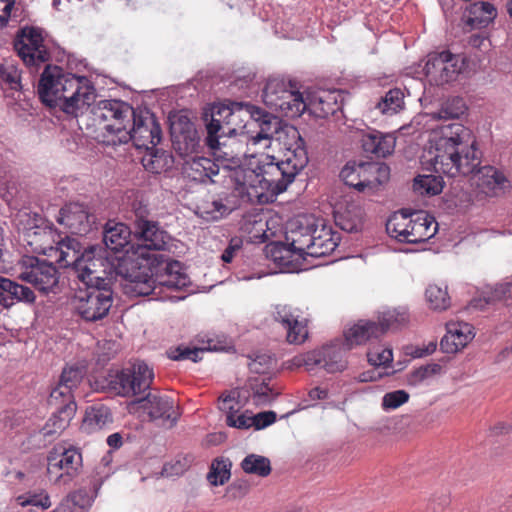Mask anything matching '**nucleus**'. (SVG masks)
Returning a JSON list of instances; mask_svg holds the SVG:
<instances>
[{
  "mask_svg": "<svg viewBox=\"0 0 512 512\" xmlns=\"http://www.w3.org/2000/svg\"><path fill=\"white\" fill-rule=\"evenodd\" d=\"M18 501L21 506L32 505L40 507L43 510L51 506L50 497L44 490L39 493L29 492L26 495L19 496Z\"/></svg>",
  "mask_w": 512,
  "mask_h": 512,
  "instance_id": "56",
  "label": "nucleus"
},
{
  "mask_svg": "<svg viewBox=\"0 0 512 512\" xmlns=\"http://www.w3.org/2000/svg\"><path fill=\"white\" fill-rule=\"evenodd\" d=\"M276 420L277 418H226V424L238 429L254 427L255 430H261L272 425Z\"/></svg>",
  "mask_w": 512,
  "mask_h": 512,
  "instance_id": "52",
  "label": "nucleus"
},
{
  "mask_svg": "<svg viewBox=\"0 0 512 512\" xmlns=\"http://www.w3.org/2000/svg\"><path fill=\"white\" fill-rule=\"evenodd\" d=\"M90 489L80 488L69 495V500L74 506L85 509L92 505L96 498L99 489L101 488L102 481L93 477L89 481Z\"/></svg>",
  "mask_w": 512,
  "mask_h": 512,
  "instance_id": "47",
  "label": "nucleus"
},
{
  "mask_svg": "<svg viewBox=\"0 0 512 512\" xmlns=\"http://www.w3.org/2000/svg\"><path fill=\"white\" fill-rule=\"evenodd\" d=\"M390 168L386 164L365 161H348L340 172L344 183L363 192L374 189L386 182Z\"/></svg>",
  "mask_w": 512,
  "mask_h": 512,
  "instance_id": "15",
  "label": "nucleus"
},
{
  "mask_svg": "<svg viewBox=\"0 0 512 512\" xmlns=\"http://www.w3.org/2000/svg\"><path fill=\"white\" fill-rule=\"evenodd\" d=\"M0 80L11 90L19 91L22 88L20 71L12 61L6 60L0 64Z\"/></svg>",
  "mask_w": 512,
  "mask_h": 512,
  "instance_id": "51",
  "label": "nucleus"
},
{
  "mask_svg": "<svg viewBox=\"0 0 512 512\" xmlns=\"http://www.w3.org/2000/svg\"><path fill=\"white\" fill-rule=\"evenodd\" d=\"M375 431L384 437H402L409 433H417L419 429L411 418H381Z\"/></svg>",
  "mask_w": 512,
  "mask_h": 512,
  "instance_id": "39",
  "label": "nucleus"
},
{
  "mask_svg": "<svg viewBox=\"0 0 512 512\" xmlns=\"http://www.w3.org/2000/svg\"><path fill=\"white\" fill-rule=\"evenodd\" d=\"M263 100L270 108L290 118L300 117L307 109L303 95L289 82L270 79L263 90Z\"/></svg>",
  "mask_w": 512,
  "mask_h": 512,
  "instance_id": "13",
  "label": "nucleus"
},
{
  "mask_svg": "<svg viewBox=\"0 0 512 512\" xmlns=\"http://www.w3.org/2000/svg\"><path fill=\"white\" fill-rule=\"evenodd\" d=\"M220 164L215 159L196 157L183 165L184 175L194 182L216 183L215 177L220 173Z\"/></svg>",
  "mask_w": 512,
  "mask_h": 512,
  "instance_id": "31",
  "label": "nucleus"
},
{
  "mask_svg": "<svg viewBox=\"0 0 512 512\" xmlns=\"http://www.w3.org/2000/svg\"><path fill=\"white\" fill-rule=\"evenodd\" d=\"M273 318L286 330L290 344H302L308 337L307 321L301 320L297 310L289 305H276Z\"/></svg>",
  "mask_w": 512,
  "mask_h": 512,
  "instance_id": "23",
  "label": "nucleus"
},
{
  "mask_svg": "<svg viewBox=\"0 0 512 512\" xmlns=\"http://www.w3.org/2000/svg\"><path fill=\"white\" fill-rule=\"evenodd\" d=\"M14 49L24 64L38 70L42 64L50 61L51 53L44 43L41 29L33 26L21 28L14 40Z\"/></svg>",
  "mask_w": 512,
  "mask_h": 512,
  "instance_id": "17",
  "label": "nucleus"
},
{
  "mask_svg": "<svg viewBox=\"0 0 512 512\" xmlns=\"http://www.w3.org/2000/svg\"><path fill=\"white\" fill-rule=\"evenodd\" d=\"M145 151L142 157V165L145 170L160 174L172 167L173 157L167 151L158 149L156 146L145 149Z\"/></svg>",
  "mask_w": 512,
  "mask_h": 512,
  "instance_id": "40",
  "label": "nucleus"
},
{
  "mask_svg": "<svg viewBox=\"0 0 512 512\" xmlns=\"http://www.w3.org/2000/svg\"><path fill=\"white\" fill-rule=\"evenodd\" d=\"M464 58L448 50L428 55L424 70L429 80L436 85L455 81L464 68Z\"/></svg>",
  "mask_w": 512,
  "mask_h": 512,
  "instance_id": "20",
  "label": "nucleus"
},
{
  "mask_svg": "<svg viewBox=\"0 0 512 512\" xmlns=\"http://www.w3.org/2000/svg\"><path fill=\"white\" fill-rule=\"evenodd\" d=\"M294 364L305 366L307 371L312 370L314 366H318L329 373L342 371L346 367V362L342 360L340 353L333 351L332 348H326L322 352L313 351L296 357L294 358Z\"/></svg>",
  "mask_w": 512,
  "mask_h": 512,
  "instance_id": "27",
  "label": "nucleus"
},
{
  "mask_svg": "<svg viewBox=\"0 0 512 512\" xmlns=\"http://www.w3.org/2000/svg\"><path fill=\"white\" fill-rule=\"evenodd\" d=\"M334 218L336 225L346 232H358L362 229L363 210L356 204L348 205L343 211H336Z\"/></svg>",
  "mask_w": 512,
  "mask_h": 512,
  "instance_id": "41",
  "label": "nucleus"
},
{
  "mask_svg": "<svg viewBox=\"0 0 512 512\" xmlns=\"http://www.w3.org/2000/svg\"><path fill=\"white\" fill-rule=\"evenodd\" d=\"M447 333L441 340V347L447 353L464 348L474 337V328L465 322H451L446 325Z\"/></svg>",
  "mask_w": 512,
  "mask_h": 512,
  "instance_id": "33",
  "label": "nucleus"
},
{
  "mask_svg": "<svg viewBox=\"0 0 512 512\" xmlns=\"http://www.w3.org/2000/svg\"><path fill=\"white\" fill-rule=\"evenodd\" d=\"M192 127V123L185 119V121H182V119H179V123L172 122L171 123V133L175 141L179 142L180 138L183 137L184 140L187 139V137L184 135L185 132H189Z\"/></svg>",
  "mask_w": 512,
  "mask_h": 512,
  "instance_id": "63",
  "label": "nucleus"
},
{
  "mask_svg": "<svg viewBox=\"0 0 512 512\" xmlns=\"http://www.w3.org/2000/svg\"><path fill=\"white\" fill-rule=\"evenodd\" d=\"M409 399V394L404 390H396L386 393L383 397L382 406L384 409H396Z\"/></svg>",
  "mask_w": 512,
  "mask_h": 512,
  "instance_id": "59",
  "label": "nucleus"
},
{
  "mask_svg": "<svg viewBox=\"0 0 512 512\" xmlns=\"http://www.w3.org/2000/svg\"><path fill=\"white\" fill-rule=\"evenodd\" d=\"M356 138L364 153L376 158H385L395 149L396 139L392 134H384L372 128L357 132Z\"/></svg>",
  "mask_w": 512,
  "mask_h": 512,
  "instance_id": "25",
  "label": "nucleus"
},
{
  "mask_svg": "<svg viewBox=\"0 0 512 512\" xmlns=\"http://www.w3.org/2000/svg\"><path fill=\"white\" fill-rule=\"evenodd\" d=\"M412 212L406 210L395 213L386 223L387 233L399 242L408 243L406 239V230H411Z\"/></svg>",
  "mask_w": 512,
  "mask_h": 512,
  "instance_id": "42",
  "label": "nucleus"
},
{
  "mask_svg": "<svg viewBox=\"0 0 512 512\" xmlns=\"http://www.w3.org/2000/svg\"><path fill=\"white\" fill-rule=\"evenodd\" d=\"M95 121L103 123V129L108 139L118 138V129L131 122L134 109L127 103L120 100H101L92 108Z\"/></svg>",
  "mask_w": 512,
  "mask_h": 512,
  "instance_id": "19",
  "label": "nucleus"
},
{
  "mask_svg": "<svg viewBox=\"0 0 512 512\" xmlns=\"http://www.w3.org/2000/svg\"><path fill=\"white\" fill-rule=\"evenodd\" d=\"M241 468L247 474L267 477L271 473V463L267 457L249 454L241 462Z\"/></svg>",
  "mask_w": 512,
  "mask_h": 512,
  "instance_id": "48",
  "label": "nucleus"
},
{
  "mask_svg": "<svg viewBox=\"0 0 512 512\" xmlns=\"http://www.w3.org/2000/svg\"><path fill=\"white\" fill-rule=\"evenodd\" d=\"M307 108L318 118H327L342 108V97L338 91L322 90L316 93L307 104Z\"/></svg>",
  "mask_w": 512,
  "mask_h": 512,
  "instance_id": "37",
  "label": "nucleus"
},
{
  "mask_svg": "<svg viewBox=\"0 0 512 512\" xmlns=\"http://www.w3.org/2000/svg\"><path fill=\"white\" fill-rule=\"evenodd\" d=\"M69 425L66 418H50L46 425L42 428L41 433L44 438L53 437L55 434L60 433Z\"/></svg>",
  "mask_w": 512,
  "mask_h": 512,
  "instance_id": "61",
  "label": "nucleus"
},
{
  "mask_svg": "<svg viewBox=\"0 0 512 512\" xmlns=\"http://www.w3.org/2000/svg\"><path fill=\"white\" fill-rule=\"evenodd\" d=\"M179 268V263H169L166 266V271L168 274V279L163 282L168 287L172 288H181L186 286L187 284V276L184 273H180L176 270Z\"/></svg>",
  "mask_w": 512,
  "mask_h": 512,
  "instance_id": "57",
  "label": "nucleus"
},
{
  "mask_svg": "<svg viewBox=\"0 0 512 512\" xmlns=\"http://www.w3.org/2000/svg\"><path fill=\"white\" fill-rule=\"evenodd\" d=\"M128 412L130 414H147V416H179L183 413L179 406H175L173 398L151 392L143 398L130 402Z\"/></svg>",
  "mask_w": 512,
  "mask_h": 512,
  "instance_id": "22",
  "label": "nucleus"
},
{
  "mask_svg": "<svg viewBox=\"0 0 512 512\" xmlns=\"http://www.w3.org/2000/svg\"><path fill=\"white\" fill-rule=\"evenodd\" d=\"M19 278L43 294L56 293L59 284L57 268L52 263L35 257L23 260V270Z\"/></svg>",
  "mask_w": 512,
  "mask_h": 512,
  "instance_id": "21",
  "label": "nucleus"
},
{
  "mask_svg": "<svg viewBox=\"0 0 512 512\" xmlns=\"http://www.w3.org/2000/svg\"><path fill=\"white\" fill-rule=\"evenodd\" d=\"M101 251V248L92 246L80 254L79 243L75 240L73 258H67L61 267L73 266L77 278L85 287L111 286L107 278L109 265L106 257L100 255Z\"/></svg>",
  "mask_w": 512,
  "mask_h": 512,
  "instance_id": "10",
  "label": "nucleus"
},
{
  "mask_svg": "<svg viewBox=\"0 0 512 512\" xmlns=\"http://www.w3.org/2000/svg\"><path fill=\"white\" fill-rule=\"evenodd\" d=\"M429 307L435 311H443L450 307L451 298L447 291V286L441 287L437 284L428 286L425 292Z\"/></svg>",
  "mask_w": 512,
  "mask_h": 512,
  "instance_id": "49",
  "label": "nucleus"
},
{
  "mask_svg": "<svg viewBox=\"0 0 512 512\" xmlns=\"http://www.w3.org/2000/svg\"><path fill=\"white\" fill-rule=\"evenodd\" d=\"M254 395H253V402L258 403H264L270 400L269 395H278V392H274L273 387L269 385L268 382H266V378L262 379V382L258 385L256 384L254 387Z\"/></svg>",
  "mask_w": 512,
  "mask_h": 512,
  "instance_id": "60",
  "label": "nucleus"
},
{
  "mask_svg": "<svg viewBox=\"0 0 512 512\" xmlns=\"http://www.w3.org/2000/svg\"><path fill=\"white\" fill-rule=\"evenodd\" d=\"M404 92L400 88L390 89L376 103L375 108L383 115H393L404 108Z\"/></svg>",
  "mask_w": 512,
  "mask_h": 512,
  "instance_id": "44",
  "label": "nucleus"
},
{
  "mask_svg": "<svg viewBox=\"0 0 512 512\" xmlns=\"http://www.w3.org/2000/svg\"><path fill=\"white\" fill-rule=\"evenodd\" d=\"M73 309L86 322H96L105 318L113 304L111 286H91L80 288L74 296Z\"/></svg>",
  "mask_w": 512,
  "mask_h": 512,
  "instance_id": "14",
  "label": "nucleus"
},
{
  "mask_svg": "<svg viewBox=\"0 0 512 512\" xmlns=\"http://www.w3.org/2000/svg\"><path fill=\"white\" fill-rule=\"evenodd\" d=\"M83 371L71 366L62 370L57 385L51 390L47 399L48 405L54 409L52 416H73L77 411L73 391L83 379Z\"/></svg>",
  "mask_w": 512,
  "mask_h": 512,
  "instance_id": "16",
  "label": "nucleus"
},
{
  "mask_svg": "<svg viewBox=\"0 0 512 512\" xmlns=\"http://www.w3.org/2000/svg\"><path fill=\"white\" fill-rule=\"evenodd\" d=\"M40 100L51 108L77 115L95 101V88L85 76L65 72L57 65L46 64L37 87Z\"/></svg>",
  "mask_w": 512,
  "mask_h": 512,
  "instance_id": "4",
  "label": "nucleus"
},
{
  "mask_svg": "<svg viewBox=\"0 0 512 512\" xmlns=\"http://www.w3.org/2000/svg\"><path fill=\"white\" fill-rule=\"evenodd\" d=\"M57 221L67 227L71 233L83 235L89 232L94 217L85 205L69 203L60 209Z\"/></svg>",
  "mask_w": 512,
  "mask_h": 512,
  "instance_id": "26",
  "label": "nucleus"
},
{
  "mask_svg": "<svg viewBox=\"0 0 512 512\" xmlns=\"http://www.w3.org/2000/svg\"><path fill=\"white\" fill-rule=\"evenodd\" d=\"M136 233L139 234L142 245L135 252H143L149 258L150 256L144 252V249L165 250L170 239L167 232L161 229L158 223L149 220L138 221Z\"/></svg>",
  "mask_w": 512,
  "mask_h": 512,
  "instance_id": "29",
  "label": "nucleus"
},
{
  "mask_svg": "<svg viewBox=\"0 0 512 512\" xmlns=\"http://www.w3.org/2000/svg\"><path fill=\"white\" fill-rule=\"evenodd\" d=\"M130 238L131 231L123 223L114 225L108 223L103 233V242L108 250L113 253L125 252L123 256L118 257L119 261L126 255H131L130 249H133L134 246L131 244Z\"/></svg>",
  "mask_w": 512,
  "mask_h": 512,
  "instance_id": "32",
  "label": "nucleus"
},
{
  "mask_svg": "<svg viewBox=\"0 0 512 512\" xmlns=\"http://www.w3.org/2000/svg\"><path fill=\"white\" fill-rule=\"evenodd\" d=\"M431 143L430 157L422 161L426 170L454 178L473 174L481 163L476 137L461 123L438 127Z\"/></svg>",
  "mask_w": 512,
  "mask_h": 512,
  "instance_id": "1",
  "label": "nucleus"
},
{
  "mask_svg": "<svg viewBox=\"0 0 512 512\" xmlns=\"http://www.w3.org/2000/svg\"><path fill=\"white\" fill-rule=\"evenodd\" d=\"M194 461V457L191 454L178 456L170 463H166L163 467V474L167 476H178L183 474L190 468Z\"/></svg>",
  "mask_w": 512,
  "mask_h": 512,
  "instance_id": "53",
  "label": "nucleus"
},
{
  "mask_svg": "<svg viewBox=\"0 0 512 512\" xmlns=\"http://www.w3.org/2000/svg\"><path fill=\"white\" fill-rule=\"evenodd\" d=\"M284 134V139H279L281 149L278 156L261 153L259 160H252V164L260 169L258 201L266 199L268 193L278 195L284 192L308 164V153L299 131L290 127Z\"/></svg>",
  "mask_w": 512,
  "mask_h": 512,
  "instance_id": "3",
  "label": "nucleus"
},
{
  "mask_svg": "<svg viewBox=\"0 0 512 512\" xmlns=\"http://www.w3.org/2000/svg\"><path fill=\"white\" fill-rule=\"evenodd\" d=\"M467 110L466 103L461 97H452L445 101L438 112L432 114L433 119H456Z\"/></svg>",
  "mask_w": 512,
  "mask_h": 512,
  "instance_id": "50",
  "label": "nucleus"
},
{
  "mask_svg": "<svg viewBox=\"0 0 512 512\" xmlns=\"http://www.w3.org/2000/svg\"><path fill=\"white\" fill-rule=\"evenodd\" d=\"M154 372L145 362L137 361L122 370L110 371L106 377V387L113 393L131 397L150 389Z\"/></svg>",
  "mask_w": 512,
  "mask_h": 512,
  "instance_id": "11",
  "label": "nucleus"
},
{
  "mask_svg": "<svg viewBox=\"0 0 512 512\" xmlns=\"http://www.w3.org/2000/svg\"><path fill=\"white\" fill-rule=\"evenodd\" d=\"M262 109L239 102L218 103L211 107V118L206 124L210 142H216V135H238L248 133V128L255 125L254 117L261 116Z\"/></svg>",
  "mask_w": 512,
  "mask_h": 512,
  "instance_id": "5",
  "label": "nucleus"
},
{
  "mask_svg": "<svg viewBox=\"0 0 512 512\" xmlns=\"http://www.w3.org/2000/svg\"><path fill=\"white\" fill-rule=\"evenodd\" d=\"M116 271L125 279L124 287L128 294L147 296L155 289L156 281L151 262L143 252H132V255L121 258Z\"/></svg>",
  "mask_w": 512,
  "mask_h": 512,
  "instance_id": "9",
  "label": "nucleus"
},
{
  "mask_svg": "<svg viewBox=\"0 0 512 512\" xmlns=\"http://www.w3.org/2000/svg\"><path fill=\"white\" fill-rule=\"evenodd\" d=\"M368 362L375 367H387L393 360L392 350L382 346L370 348L367 352Z\"/></svg>",
  "mask_w": 512,
  "mask_h": 512,
  "instance_id": "54",
  "label": "nucleus"
},
{
  "mask_svg": "<svg viewBox=\"0 0 512 512\" xmlns=\"http://www.w3.org/2000/svg\"><path fill=\"white\" fill-rule=\"evenodd\" d=\"M442 366L437 363L427 364L414 370L411 374V382L416 384L422 382L441 372Z\"/></svg>",
  "mask_w": 512,
  "mask_h": 512,
  "instance_id": "58",
  "label": "nucleus"
},
{
  "mask_svg": "<svg viewBox=\"0 0 512 512\" xmlns=\"http://www.w3.org/2000/svg\"><path fill=\"white\" fill-rule=\"evenodd\" d=\"M340 237L330 226L315 223L313 233V245L308 255L311 257H323L331 254L339 244Z\"/></svg>",
  "mask_w": 512,
  "mask_h": 512,
  "instance_id": "38",
  "label": "nucleus"
},
{
  "mask_svg": "<svg viewBox=\"0 0 512 512\" xmlns=\"http://www.w3.org/2000/svg\"><path fill=\"white\" fill-rule=\"evenodd\" d=\"M256 122L255 125L249 126L253 130L249 129L246 134V145L252 146L254 150L257 147L260 149H266L271 146L274 134L278 132L279 122L274 119L271 120L269 114L262 110L261 116L253 118Z\"/></svg>",
  "mask_w": 512,
  "mask_h": 512,
  "instance_id": "28",
  "label": "nucleus"
},
{
  "mask_svg": "<svg viewBox=\"0 0 512 512\" xmlns=\"http://www.w3.org/2000/svg\"><path fill=\"white\" fill-rule=\"evenodd\" d=\"M493 295L497 300L512 299V282L497 284L494 288Z\"/></svg>",
  "mask_w": 512,
  "mask_h": 512,
  "instance_id": "64",
  "label": "nucleus"
},
{
  "mask_svg": "<svg viewBox=\"0 0 512 512\" xmlns=\"http://www.w3.org/2000/svg\"><path fill=\"white\" fill-rule=\"evenodd\" d=\"M232 463L228 458L217 457L211 465L207 474V481L212 486H221L227 483L231 477Z\"/></svg>",
  "mask_w": 512,
  "mask_h": 512,
  "instance_id": "45",
  "label": "nucleus"
},
{
  "mask_svg": "<svg viewBox=\"0 0 512 512\" xmlns=\"http://www.w3.org/2000/svg\"><path fill=\"white\" fill-rule=\"evenodd\" d=\"M438 230V223L435 218L425 211L412 212L411 230L406 231L408 243L416 244L428 241Z\"/></svg>",
  "mask_w": 512,
  "mask_h": 512,
  "instance_id": "34",
  "label": "nucleus"
},
{
  "mask_svg": "<svg viewBox=\"0 0 512 512\" xmlns=\"http://www.w3.org/2000/svg\"><path fill=\"white\" fill-rule=\"evenodd\" d=\"M315 223L306 220L286 232L285 242L274 244L270 253L273 260L281 266L288 267L290 258L305 259L313 245Z\"/></svg>",
  "mask_w": 512,
  "mask_h": 512,
  "instance_id": "12",
  "label": "nucleus"
},
{
  "mask_svg": "<svg viewBox=\"0 0 512 512\" xmlns=\"http://www.w3.org/2000/svg\"><path fill=\"white\" fill-rule=\"evenodd\" d=\"M229 211L222 200L212 197L202 199L196 206V214L206 221H217L228 215Z\"/></svg>",
  "mask_w": 512,
  "mask_h": 512,
  "instance_id": "43",
  "label": "nucleus"
},
{
  "mask_svg": "<svg viewBox=\"0 0 512 512\" xmlns=\"http://www.w3.org/2000/svg\"><path fill=\"white\" fill-rule=\"evenodd\" d=\"M82 465L81 453L70 447L56 446L47 457V475L55 485L69 484Z\"/></svg>",
  "mask_w": 512,
  "mask_h": 512,
  "instance_id": "18",
  "label": "nucleus"
},
{
  "mask_svg": "<svg viewBox=\"0 0 512 512\" xmlns=\"http://www.w3.org/2000/svg\"><path fill=\"white\" fill-rule=\"evenodd\" d=\"M23 236L31 252L46 255L60 267L74 256L75 239L62 238L52 225L42 223L26 228Z\"/></svg>",
  "mask_w": 512,
  "mask_h": 512,
  "instance_id": "7",
  "label": "nucleus"
},
{
  "mask_svg": "<svg viewBox=\"0 0 512 512\" xmlns=\"http://www.w3.org/2000/svg\"><path fill=\"white\" fill-rule=\"evenodd\" d=\"M249 391L235 388L223 392L217 401L218 409L225 416H277L275 411L262 410L248 415L249 410L244 409L248 403Z\"/></svg>",
  "mask_w": 512,
  "mask_h": 512,
  "instance_id": "24",
  "label": "nucleus"
},
{
  "mask_svg": "<svg viewBox=\"0 0 512 512\" xmlns=\"http://www.w3.org/2000/svg\"><path fill=\"white\" fill-rule=\"evenodd\" d=\"M275 363V359L271 356L261 355L257 356L250 363V370L258 374H264Z\"/></svg>",
  "mask_w": 512,
  "mask_h": 512,
  "instance_id": "62",
  "label": "nucleus"
},
{
  "mask_svg": "<svg viewBox=\"0 0 512 512\" xmlns=\"http://www.w3.org/2000/svg\"><path fill=\"white\" fill-rule=\"evenodd\" d=\"M34 292L27 286H23L8 278L0 277V304L10 308L17 302L33 304L35 302Z\"/></svg>",
  "mask_w": 512,
  "mask_h": 512,
  "instance_id": "35",
  "label": "nucleus"
},
{
  "mask_svg": "<svg viewBox=\"0 0 512 512\" xmlns=\"http://www.w3.org/2000/svg\"><path fill=\"white\" fill-rule=\"evenodd\" d=\"M131 122L118 129L117 139L104 140L108 145H118L132 141L137 149H148L157 146L161 140V127L149 111H136Z\"/></svg>",
  "mask_w": 512,
  "mask_h": 512,
  "instance_id": "8",
  "label": "nucleus"
},
{
  "mask_svg": "<svg viewBox=\"0 0 512 512\" xmlns=\"http://www.w3.org/2000/svg\"><path fill=\"white\" fill-rule=\"evenodd\" d=\"M409 320L406 311L390 309L383 311L377 320L361 319L344 330L343 350H351L381 338L388 330L399 328Z\"/></svg>",
  "mask_w": 512,
  "mask_h": 512,
  "instance_id": "6",
  "label": "nucleus"
},
{
  "mask_svg": "<svg viewBox=\"0 0 512 512\" xmlns=\"http://www.w3.org/2000/svg\"><path fill=\"white\" fill-rule=\"evenodd\" d=\"M206 348H198V347H183L178 346L175 349H171L168 352V356L170 359L179 361V360H192L193 362H197L201 359L200 354L206 351Z\"/></svg>",
  "mask_w": 512,
  "mask_h": 512,
  "instance_id": "55",
  "label": "nucleus"
},
{
  "mask_svg": "<svg viewBox=\"0 0 512 512\" xmlns=\"http://www.w3.org/2000/svg\"><path fill=\"white\" fill-rule=\"evenodd\" d=\"M478 189L486 196H498L510 188V182L503 174L493 166H484L474 175Z\"/></svg>",
  "mask_w": 512,
  "mask_h": 512,
  "instance_id": "30",
  "label": "nucleus"
},
{
  "mask_svg": "<svg viewBox=\"0 0 512 512\" xmlns=\"http://www.w3.org/2000/svg\"><path fill=\"white\" fill-rule=\"evenodd\" d=\"M497 16V9L493 4L485 1H478L470 4L463 16L465 28L482 29L486 28Z\"/></svg>",
  "mask_w": 512,
  "mask_h": 512,
  "instance_id": "36",
  "label": "nucleus"
},
{
  "mask_svg": "<svg viewBox=\"0 0 512 512\" xmlns=\"http://www.w3.org/2000/svg\"><path fill=\"white\" fill-rule=\"evenodd\" d=\"M442 174L418 175L413 182V189L422 196H434L442 192L444 182Z\"/></svg>",
  "mask_w": 512,
  "mask_h": 512,
  "instance_id": "46",
  "label": "nucleus"
},
{
  "mask_svg": "<svg viewBox=\"0 0 512 512\" xmlns=\"http://www.w3.org/2000/svg\"><path fill=\"white\" fill-rule=\"evenodd\" d=\"M246 137V134L216 135V142H210V135L207 134L205 143L212 151L215 161L220 164V169L234 184L238 195L252 201L260 198L261 183L260 169L252 164V160H259L261 153L246 145Z\"/></svg>",
  "mask_w": 512,
  "mask_h": 512,
  "instance_id": "2",
  "label": "nucleus"
}]
</instances>
